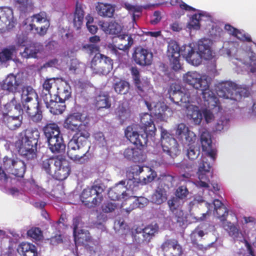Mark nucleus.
I'll return each mask as SVG.
<instances>
[{
  "mask_svg": "<svg viewBox=\"0 0 256 256\" xmlns=\"http://www.w3.org/2000/svg\"><path fill=\"white\" fill-rule=\"evenodd\" d=\"M88 113H72L65 120L64 126L72 131L78 130L68 145V155L72 160L80 163L88 158L86 154L90 148L87 140L90 136L86 124H88Z\"/></svg>",
  "mask_w": 256,
  "mask_h": 256,
  "instance_id": "1",
  "label": "nucleus"
},
{
  "mask_svg": "<svg viewBox=\"0 0 256 256\" xmlns=\"http://www.w3.org/2000/svg\"><path fill=\"white\" fill-rule=\"evenodd\" d=\"M184 80L194 88L202 91L205 106L214 112H220L222 108L218 98L210 90V82L208 76L194 72H188L183 76Z\"/></svg>",
  "mask_w": 256,
  "mask_h": 256,
  "instance_id": "2",
  "label": "nucleus"
},
{
  "mask_svg": "<svg viewBox=\"0 0 256 256\" xmlns=\"http://www.w3.org/2000/svg\"><path fill=\"white\" fill-rule=\"evenodd\" d=\"M39 138L40 132L36 128H28L22 132L16 144L19 153L28 159L34 158Z\"/></svg>",
  "mask_w": 256,
  "mask_h": 256,
  "instance_id": "3",
  "label": "nucleus"
},
{
  "mask_svg": "<svg viewBox=\"0 0 256 256\" xmlns=\"http://www.w3.org/2000/svg\"><path fill=\"white\" fill-rule=\"evenodd\" d=\"M170 98L172 101L185 108L188 112H214L208 110L204 103L199 104L198 106L190 102V97L188 92H184L179 84H172L169 90Z\"/></svg>",
  "mask_w": 256,
  "mask_h": 256,
  "instance_id": "4",
  "label": "nucleus"
},
{
  "mask_svg": "<svg viewBox=\"0 0 256 256\" xmlns=\"http://www.w3.org/2000/svg\"><path fill=\"white\" fill-rule=\"evenodd\" d=\"M197 52L190 48L187 54H184L186 60L191 64L197 66L202 62V59L209 60L212 58V52L207 40H201L198 42Z\"/></svg>",
  "mask_w": 256,
  "mask_h": 256,
  "instance_id": "5",
  "label": "nucleus"
},
{
  "mask_svg": "<svg viewBox=\"0 0 256 256\" xmlns=\"http://www.w3.org/2000/svg\"><path fill=\"white\" fill-rule=\"evenodd\" d=\"M216 90L218 96L230 100H236V96L238 93L241 96L244 97H248L250 94L248 86L239 88L236 83L230 81L222 82L218 84Z\"/></svg>",
  "mask_w": 256,
  "mask_h": 256,
  "instance_id": "6",
  "label": "nucleus"
},
{
  "mask_svg": "<svg viewBox=\"0 0 256 256\" xmlns=\"http://www.w3.org/2000/svg\"><path fill=\"white\" fill-rule=\"evenodd\" d=\"M103 186L100 184H94L92 186L84 188L80 195V200L84 205L90 208L100 204L102 200V194Z\"/></svg>",
  "mask_w": 256,
  "mask_h": 256,
  "instance_id": "7",
  "label": "nucleus"
},
{
  "mask_svg": "<svg viewBox=\"0 0 256 256\" xmlns=\"http://www.w3.org/2000/svg\"><path fill=\"white\" fill-rule=\"evenodd\" d=\"M161 145L164 152L172 158H174L180 153L177 140L164 129L161 131Z\"/></svg>",
  "mask_w": 256,
  "mask_h": 256,
  "instance_id": "8",
  "label": "nucleus"
},
{
  "mask_svg": "<svg viewBox=\"0 0 256 256\" xmlns=\"http://www.w3.org/2000/svg\"><path fill=\"white\" fill-rule=\"evenodd\" d=\"M149 6H134L129 4V14L132 17V26L129 30L131 31L129 33V48L134 44V39L136 38V36H140L143 35L142 32L139 28L136 23V20L138 18L142 13L143 8L146 9Z\"/></svg>",
  "mask_w": 256,
  "mask_h": 256,
  "instance_id": "9",
  "label": "nucleus"
},
{
  "mask_svg": "<svg viewBox=\"0 0 256 256\" xmlns=\"http://www.w3.org/2000/svg\"><path fill=\"white\" fill-rule=\"evenodd\" d=\"M90 68L96 74H106L112 68V60L109 58L98 53L92 60Z\"/></svg>",
  "mask_w": 256,
  "mask_h": 256,
  "instance_id": "10",
  "label": "nucleus"
},
{
  "mask_svg": "<svg viewBox=\"0 0 256 256\" xmlns=\"http://www.w3.org/2000/svg\"><path fill=\"white\" fill-rule=\"evenodd\" d=\"M212 166L208 162L206 157H204L200 160L199 163L198 175V180L196 183V186L200 188H210V177H212V172H210Z\"/></svg>",
  "mask_w": 256,
  "mask_h": 256,
  "instance_id": "11",
  "label": "nucleus"
},
{
  "mask_svg": "<svg viewBox=\"0 0 256 256\" xmlns=\"http://www.w3.org/2000/svg\"><path fill=\"white\" fill-rule=\"evenodd\" d=\"M31 22L32 23L28 26V28L34 34L44 35L50 26L49 21L44 12L34 15L31 18Z\"/></svg>",
  "mask_w": 256,
  "mask_h": 256,
  "instance_id": "12",
  "label": "nucleus"
},
{
  "mask_svg": "<svg viewBox=\"0 0 256 256\" xmlns=\"http://www.w3.org/2000/svg\"><path fill=\"white\" fill-rule=\"evenodd\" d=\"M138 133L136 132H133L132 134L129 136V142L134 145L131 146L132 154L129 156L132 161L134 162H142L146 159V155L144 154L143 148L146 144H142L140 146L139 144Z\"/></svg>",
  "mask_w": 256,
  "mask_h": 256,
  "instance_id": "13",
  "label": "nucleus"
},
{
  "mask_svg": "<svg viewBox=\"0 0 256 256\" xmlns=\"http://www.w3.org/2000/svg\"><path fill=\"white\" fill-rule=\"evenodd\" d=\"M153 54L148 50L140 46L134 48L132 59L138 65L142 66H150L152 62Z\"/></svg>",
  "mask_w": 256,
  "mask_h": 256,
  "instance_id": "14",
  "label": "nucleus"
},
{
  "mask_svg": "<svg viewBox=\"0 0 256 256\" xmlns=\"http://www.w3.org/2000/svg\"><path fill=\"white\" fill-rule=\"evenodd\" d=\"M16 20L12 8L6 7L0 8V32H5L13 28Z\"/></svg>",
  "mask_w": 256,
  "mask_h": 256,
  "instance_id": "15",
  "label": "nucleus"
},
{
  "mask_svg": "<svg viewBox=\"0 0 256 256\" xmlns=\"http://www.w3.org/2000/svg\"><path fill=\"white\" fill-rule=\"evenodd\" d=\"M82 225L80 218H76L73 220L74 236L76 246L84 244L90 239V233L85 230L80 229Z\"/></svg>",
  "mask_w": 256,
  "mask_h": 256,
  "instance_id": "16",
  "label": "nucleus"
},
{
  "mask_svg": "<svg viewBox=\"0 0 256 256\" xmlns=\"http://www.w3.org/2000/svg\"><path fill=\"white\" fill-rule=\"evenodd\" d=\"M180 46L175 41H172L168 43V46L167 56L170 62L172 68L178 70L181 68L180 62Z\"/></svg>",
  "mask_w": 256,
  "mask_h": 256,
  "instance_id": "17",
  "label": "nucleus"
},
{
  "mask_svg": "<svg viewBox=\"0 0 256 256\" xmlns=\"http://www.w3.org/2000/svg\"><path fill=\"white\" fill-rule=\"evenodd\" d=\"M200 142L202 150L205 152L207 156L210 157L214 162L216 159L217 150L216 148H212V136L206 130L202 132L200 135Z\"/></svg>",
  "mask_w": 256,
  "mask_h": 256,
  "instance_id": "18",
  "label": "nucleus"
},
{
  "mask_svg": "<svg viewBox=\"0 0 256 256\" xmlns=\"http://www.w3.org/2000/svg\"><path fill=\"white\" fill-rule=\"evenodd\" d=\"M176 134L178 138L188 143V145L194 143L196 138V134L190 130L183 123L178 124L176 130Z\"/></svg>",
  "mask_w": 256,
  "mask_h": 256,
  "instance_id": "19",
  "label": "nucleus"
},
{
  "mask_svg": "<svg viewBox=\"0 0 256 256\" xmlns=\"http://www.w3.org/2000/svg\"><path fill=\"white\" fill-rule=\"evenodd\" d=\"M56 166L52 176L59 180H65L69 175L70 168L68 162L64 159L56 160Z\"/></svg>",
  "mask_w": 256,
  "mask_h": 256,
  "instance_id": "20",
  "label": "nucleus"
},
{
  "mask_svg": "<svg viewBox=\"0 0 256 256\" xmlns=\"http://www.w3.org/2000/svg\"><path fill=\"white\" fill-rule=\"evenodd\" d=\"M21 84L20 80L14 74H10L1 82L2 88L10 92H16Z\"/></svg>",
  "mask_w": 256,
  "mask_h": 256,
  "instance_id": "21",
  "label": "nucleus"
},
{
  "mask_svg": "<svg viewBox=\"0 0 256 256\" xmlns=\"http://www.w3.org/2000/svg\"><path fill=\"white\" fill-rule=\"evenodd\" d=\"M178 200L176 197H173L168 201L170 210L174 214V218L180 226L184 224L185 218L182 210L178 208Z\"/></svg>",
  "mask_w": 256,
  "mask_h": 256,
  "instance_id": "22",
  "label": "nucleus"
},
{
  "mask_svg": "<svg viewBox=\"0 0 256 256\" xmlns=\"http://www.w3.org/2000/svg\"><path fill=\"white\" fill-rule=\"evenodd\" d=\"M98 24L100 29L106 34H120L122 30L120 24L113 20H101Z\"/></svg>",
  "mask_w": 256,
  "mask_h": 256,
  "instance_id": "23",
  "label": "nucleus"
},
{
  "mask_svg": "<svg viewBox=\"0 0 256 256\" xmlns=\"http://www.w3.org/2000/svg\"><path fill=\"white\" fill-rule=\"evenodd\" d=\"M144 134H138L139 144L141 146L142 144H146L148 138H152L154 137L156 130L155 125L152 121L148 122L146 123L142 128Z\"/></svg>",
  "mask_w": 256,
  "mask_h": 256,
  "instance_id": "24",
  "label": "nucleus"
},
{
  "mask_svg": "<svg viewBox=\"0 0 256 256\" xmlns=\"http://www.w3.org/2000/svg\"><path fill=\"white\" fill-rule=\"evenodd\" d=\"M21 100L22 102L26 104H28L26 103L30 102L31 100H35L36 106L34 107V108H36L37 112H38V96L35 90L30 86H24L21 92Z\"/></svg>",
  "mask_w": 256,
  "mask_h": 256,
  "instance_id": "25",
  "label": "nucleus"
},
{
  "mask_svg": "<svg viewBox=\"0 0 256 256\" xmlns=\"http://www.w3.org/2000/svg\"><path fill=\"white\" fill-rule=\"evenodd\" d=\"M125 182L121 181L108 192V197L112 200L125 198L127 196V188L124 186Z\"/></svg>",
  "mask_w": 256,
  "mask_h": 256,
  "instance_id": "26",
  "label": "nucleus"
},
{
  "mask_svg": "<svg viewBox=\"0 0 256 256\" xmlns=\"http://www.w3.org/2000/svg\"><path fill=\"white\" fill-rule=\"evenodd\" d=\"M130 72L134 84L139 92H144V89L148 87L150 82L148 80H140V75L136 66H132Z\"/></svg>",
  "mask_w": 256,
  "mask_h": 256,
  "instance_id": "27",
  "label": "nucleus"
},
{
  "mask_svg": "<svg viewBox=\"0 0 256 256\" xmlns=\"http://www.w3.org/2000/svg\"><path fill=\"white\" fill-rule=\"evenodd\" d=\"M96 9L98 14L102 17L112 18L115 11L114 5L103 2H98Z\"/></svg>",
  "mask_w": 256,
  "mask_h": 256,
  "instance_id": "28",
  "label": "nucleus"
},
{
  "mask_svg": "<svg viewBox=\"0 0 256 256\" xmlns=\"http://www.w3.org/2000/svg\"><path fill=\"white\" fill-rule=\"evenodd\" d=\"M17 250L23 256H38L36 248L30 242H22L18 245Z\"/></svg>",
  "mask_w": 256,
  "mask_h": 256,
  "instance_id": "29",
  "label": "nucleus"
},
{
  "mask_svg": "<svg viewBox=\"0 0 256 256\" xmlns=\"http://www.w3.org/2000/svg\"><path fill=\"white\" fill-rule=\"evenodd\" d=\"M3 118L8 127L10 129L13 130L20 126L22 117L20 114L10 116L8 114V113H3Z\"/></svg>",
  "mask_w": 256,
  "mask_h": 256,
  "instance_id": "30",
  "label": "nucleus"
},
{
  "mask_svg": "<svg viewBox=\"0 0 256 256\" xmlns=\"http://www.w3.org/2000/svg\"><path fill=\"white\" fill-rule=\"evenodd\" d=\"M16 160L12 158H9L8 156H5L3 159V167L4 170L1 166H0V179L4 181L7 179V176L5 172L12 174V170L14 168V164Z\"/></svg>",
  "mask_w": 256,
  "mask_h": 256,
  "instance_id": "31",
  "label": "nucleus"
},
{
  "mask_svg": "<svg viewBox=\"0 0 256 256\" xmlns=\"http://www.w3.org/2000/svg\"><path fill=\"white\" fill-rule=\"evenodd\" d=\"M49 148L53 153L62 152L65 150V144L62 136L54 137L48 140Z\"/></svg>",
  "mask_w": 256,
  "mask_h": 256,
  "instance_id": "32",
  "label": "nucleus"
},
{
  "mask_svg": "<svg viewBox=\"0 0 256 256\" xmlns=\"http://www.w3.org/2000/svg\"><path fill=\"white\" fill-rule=\"evenodd\" d=\"M84 17V11L82 6L77 3L74 15L73 22L74 27L79 29L82 24Z\"/></svg>",
  "mask_w": 256,
  "mask_h": 256,
  "instance_id": "33",
  "label": "nucleus"
},
{
  "mask_svg": "<svg viewBox=\"0 0 256 256\" xmlns=\"http://www.w3.org/2000/svg\"><path fill=\"white\" fill-rule=\"evenodd\" d=\"M95 105L98 110L110 108V103L108 94L104 92H101L96 98Z\"/></svg>",
  "mask_w": 256,
  "mask_h": 256,
  "instance_id": "34",
  "label": "nucleus"
},
{
  "mask_svg": "<svg viewBox=\"0 0 256 256\" xmlns=\"http://www.w3.org/2000/svg\"><path fill=\"white\" fill-rule=\"evenodd\" d=\"M44 131L48 140L58 136L60 135V130L58 126L56 124H50L46 125L44 128Z\"/></svg>",
  "mask_w": 256,
  "mask_h": 256,
  "instance_id": "35",
  "label": "nucleus"
},
{
  "mask_svg": "<svg viewBox=\"0 0 256 256\" xmlns=\"http://www.w3.org/2000/svg\"><path fill=\"white\" fill-rule=\"evenodd\" d=\"M58 160V158H42V168L48 174H53L54 170L56 166V160Z\"/></svg>",
  "mask_w": 256,
  "mask_h": 256,
  "instance_id": "36",
  "label": "nucleus"
},
{
  "mask_svg": "<svg viewBox=\"0 0 256 256\" xmlns=\"http://www.w3.org/2000/svg\"><path fill=\"white\" fill-rule=\"evenodd\" d=\"M5 110L8 112H10L12 110H16L18 111L19 112H20V110L22 111V112H27L29 110H34L32 108V106L30 105L26 106V104H24L22 106H22L20 104H16V102L14 99H13L10 102L6 104L5 106Z\"/></svg>",
  "mask_w": 256,
  "mask_h": 256,
  "instance_id": "37",
  "label": "nucleus"
},
{
  "mask_svg": "<svg viewBox=\"0 0 256 256\" xmlns=\"http://www.w3.org/2000/svg\"><path fill=\"white\" fill-rule=\"evenodd\" d=\"M152 201L158 204H160L166 200V190L159 186H158L152 196Z\"/></svg>",
  "mask_w": 256,
  "mask_h": 256,
  "instance_id": "38",
  "label": "nucleus"
},
{
  "mask_svg": "<svg viewBox=\"0 0 256 256\" xmlns=\"http://www.w3.org/2000/svg\"><path fill=\"white\" fill-rule=\"evenodd\" d=\"M179 247H182V246L178 244L177 240L170 238L166 240L162 244L160 248L162 252H167L170 248H172L173 250H176Z\"/></svg>",
  "mask_w": 256,
  "mask_h": 256,
  "instance_id": "39",
  "label": "nucleus"
},
{
  "mask_svg": "<svg viewBox=\"0 0 256 256\" xmlns=\"http://www.w3.org/2000/svg\"><path fill=\"white\" fill-rule=\"evenodd\" d=\"M143 229L144 236H145L147 242L148 244L152 238L154 236L155 234L158 232V226L156 224H150L144 227Z\"/></svg>",
  "mask_w": 256,
  "mask_h": 256,
  "instance_id": "40",
  "label": "nucleus"
},
{
  "mask_svg": "<svg viewBox=\"0 0 256 256\" xmlns=\"http://www.w3.org/2000/svg\"><path fill=\"white\" fill-rule=\"evenodd\" d=\"M158 186L164 188L169 190L173 186L174 181V177L170 174H163L160 176Z\"/></svg>",
  "mask_w": 256,
  "mask_h": 256,
  "instance_id": "41",
  "label": "nucleus"
},
{
  "mask_svg": "<svg viewBox=\"0 0 256 256\" xmlns=\"http://www.w3.org/2000/svg\"><path fill=\"white\" fill-rule=\"evenodd\" d=\"M25 170L26 166L24 162L16 158L12 174L18 177H22Z\"/></svg>",
  "mask_w": 256,
  "mask_h": 256,
  "instance_id": "42",
  "label": "nucleus"
},
{
  "mask_svg": "<svg viewBox=\"0 0 256 256\" xmlns=\"http://www.w3.org/2000/svg\"><path fill=\"white\" fill-rule=\"evenodd\" d=\"M14 1L18 8L22 12H30L33 8V4L30 0H14Z\"/></svg>",
  "mask_w": 256,
  "mask_h": 256,
  "instance_id": "43",
  "label": "nucleus"
},
{
  "mask_svg": "<svg viewBox=\"0 0 256 256\" xmlns=\"http://www.w3.org/2000/svg\"><path fill=\"white\" fill-rule=\"evenodd\" d=\"M41 48L39 46L33 45L25 48L22 53V56L26 58H36L37 54L40 52Z\"/></svg>",
  "mask_w": 256,
  "mask_h": 256,
  "instance_id": "44",
  "label": "nucleus"
},
{
  "mask_svg": "<svg viewBox=\"0 0 256 256\" xmlns=\"http://www.w3.org/2000/svg\"><path fill=\"white\" fill-rule=\"evenodd\" d=\"M17 49L15 46H12L0 52V64L10 60Z\"/></svg>",
  "mask_w": 256,
  "mask_h": 256,
  "instance_id": "45",
  "label": "nucleus"
},
{
  "mask_svg": "<svg viewBox=\"0 0 256 256\" xmlns=\"http://www.w3.org/2000/svg\"><path fill=\"white\" fill-rule=\"evenodd\" d=\"M222 226L230 236L234 238H237L238 236L239 230L231 222H222Z\"/></svg>",
  "mask_w": 256,
  "mask_h": 256,
  "instance_id": "46",
  "label": "nucleus"
},
{
  "mask_svg": "<svg viewBox=\"0 0 256 256\" xmlns=\"http://www.w3.org/2000/svg\"><path fill=\"white\" fill-rule=\"evenodd\" d=\"M244 64L247 66L250 71L254 73L256 72V54L252 52H249Z\"/></svg>",
  "mask_w": 256,
  "mask_h": 256,
  "instance_id": "47",
  "label": "nucleus"
},
{
  "mask_svg": "<svg viewBox=\"0 0 256 256\" xmlns=\"http://www.w3.org/2000/svg\"><path fill=\"white\" fill-rule=\"evenodd\" d=\"M134 199L132 204H130L129 206V212L134 209L138 208H143L147 203V199L144 197H138L135 198V197L129 196V200Z\"/></svg>",
  "mask_w": 256,
  "mask_h": 256,
  "instance_id": "48",
  "label": "nucleus"
},
{
  "mask_svg": "<svg viewBox=\"0 0 256 256\" xmlns=\"http://www.w3.org/2000/svg\"><path fill=\"white\" fill-rule=\"evenodd\" d=\"M54 86H56V80L54 78H50L46 80L43 84L44 89L46 91V92H43V94H44L46 96L44 100H46V102H48V101L47 95L48 94L50 96L52 95V92L50 91V89L53 88Z\"/></svg>",
  "mask_w": 256,
  "mask_h": 256,
  "instance_id": "49",
  "label": "nucleus"
},
{
  "mask_svg": "<svg viewBox=\"0 0 256 256\" xmlns=\"http://www.w3.org/2000/svg\"><path fill=\"white\" fill-rule=\"evenodd\" d=\"M200 14H195L192 15L190 21L188 24L187 28L190 30H199L200 28Z\"/></svg>",
  "mask_w": 256,
  "mask_h": 256,
  "instance_id": "50",
  "label": "nucleus"
},
{
  "mask_svg": "<svg viewBox=\"0 0 256 256\" xmlns=\"http://www.w3.org/2000/svg\"><path fill=\"white\" fill-rule=\"evenodd\" d=\"M230 122V118L226 116L222 115L218 120L216 123L214 128L216 131L220 132L224 129V128H227Z\"/></svg>",
  "mask_w": 256,
  "mask_h": 256,
  "instance_id": "51",
  "label": "nucleus"
},
{
  "mask_svg": "<svg viewBox=\"0 0 256 256\" xmlns=\"http://www.w3.org/2000/svg\"><path fill=\"white\" fill-rule=\"evenodd\" d=\"M58 90L57 96L55 98V101L57 102L58 100L60 101L61 100H66L68 98L70 95L69 88L66 86L64 87L63 90H60L59 88H56Z\"/></svg>",
  "mask_w": 256,
  "mask_h": 256,
  "instance_id": "52",
  "label": "nucleus"
},
{
  "mask_svg": "<svg viewBox=\"0 0 256 256\" xmlns=\"http://www.w3.org/2000/svg\"><path fill=\"white\" fill-rule=\"evenodd\" d=\"M190 144V146L187 150V156L190 160H194L198 158L200 154V148L194 146Z\"/></svg>",
  "mask_w": 256,
  "mask_h": 256,
  "instance_id": "53",
  "label": "nucleus"
},
{
  "mask_svg": "<svg viewBox=\"0 0 256 256\" xmlns=\"http://www.w3.org/2000/svg\"><path fill=\"white\" fill-rule=\"evenodd\" d=\"M214 214L223 222L226 221V218L228 216V210L225 206H221L220 208L214 210Z\"/></svg>",
  "mask_w": 256,
  "mask_h": 256,
  "instance_id": "54",
  "label": "nucleus"
},
{
  "mask_svg": "<svg viewBox=\"0 0 256 256\" xmlns=\"http://www.w3.org/2000/svg\"><path fill=\"white\" fill-rule=\"evenodd\" d=\"M189 192L186 186H180L178 188L176 191V198L183 200L186 198Z\"/></svg>",
  "mask_w": 256,
  "mask_h": 256,
  "instance_id": "55",
  "label": "nucleus"
},
{
  "mask_svg": "<svg viewBox=\"0 0 256 256\" xmlns=\"http://www.w3.org/2000/svg\"><path fill=\"white\" fill-rule=\"evenodd\" d=\"M234 36L243 42H252V39L250 36L248 34L245 33L244 30H240L238 29Z\"/></svg>",
  "mask_w": 256,
  "mask_h": 256,
  "instance_id": "56",
  "label": "nucleus"
},
{
  "mask_svg": "<svg viewBox=\"0 0 256 256\" xmlns=\"http://www.w3.org/2000/svg\"><path fill=\"white\" fill-rule=\"evenodd\" d=\"M28 235L36 240H40L42 238V232L38 228H32L29 230L28 231Z\"/></svg>",
  "mask_w": 256,
  "mask_h": 256,
  "instance_id": "57",
  "label": "nucleus"
},
{
  "mask_svg": "<svg viewBox=\"0 0 256 256\" xmlns=\"http://www.w3.org/2000/svg\"><path fill=\"white\" fill-rule=\"evenodd\" d=\"M187 117L194 122L196 125L200 124L202 118V113H188Z\"/></svg>",
  "mask_w": 256,
  "mask_h": 256,
  "instance_id": "58",
  "label": "nucleus"
},
{
  "mask_svg": "<svg viewBox=\"0 0 256 256\" xmlns=\"http://www.w3.org/2000/svg\"><path fill=\"white\" fill-rule=\"evenodd\" d=\"M132 238L133 242L136 244L140 245L142 244H148L145 236H144V232L136 234Z\"/></svg>",
  "mask_w": 256,
  "mask_h": 256,
  "instance_id": "59",
  "label": "nucleus"
},
{
  "mask_svg": "<svg viewBox=\"0 0 256 256\" xmlns=\"http://www.w3.org/2000/svg\"><path fill=\"white\" fill-rule=\"evenodd\" d=\"M116 208L115 202H108L102 206V210L104 212L108 213L114 211Z\"/></svg>",
  "mask_w": 256,
  "mask_h": 256,
  "instance_id": "60",
  "label": "nucleus"
},
{
  "mask_svg": "<svg viewBox=\"0 0 256 256\" xmlns=\"http://www.w3.org/2000/svg\"><path fill=\"white\" fill-rule=\"evenodd\" d=\"M143 170V166L138 164H134L130 166V172L132 174L133 178L134 176L139 175Z\"/></svg>",
  "mask_w": 256,
  "mask_h": 256,
  "instance_id": "61",
  "label": "nucleus"
},
{
  "mask_svg": "<svg viewBox=\"0 0 256 256\" xmlns=\"http://www.w3.org/2000/svg\"><path fill=\"white\" fill-rule=\"evenodd\" d=\"M83 48L91 54L98 52L99 48L96 44H86L83 46Z\"/></svg>",
  "mask_w": 256,
  "mask_h": 256,
  "instance_id": "62",
  "label": "nucleus"
},
{
  "mask_svg": "<svg viewBox=\"0 0 256 256\" xmlns=\"http://www.w3.org/2000/svg\"><path fill=\"white\" fill-rule=\"evenodd\" d=\"M161 19L162 16L160 12V11H155L150 20V23L152 24H156L160 21Z\"/></svg>",
  "mask_w": 256,
  "mask_h": 256,
  "instance_id": "63",
  "label": "nucleus"
},
{
  "mask_svg": "<svg viewBox=\"0 0 256 256\" xmlns=\"http://www.w3.org/2000/svg\"><path fill=\"white\" fill-rule=\"evenodd\" d=\"M143 225L138 226L134 225L131 228V235L132 237L133 238L136 234L141 233L144 232Z\"/></svg>",
  "mask_w": 256,
  "mask_h": 256,
  "instance_id": "64",
  "label": "nucleus"
}]
</instances>
